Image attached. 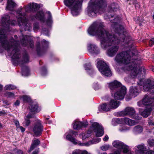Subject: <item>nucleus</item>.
Masks as SVG:
<instances>
[{"instance_id": "f257e3e1", "label": "nucleus", "mask_w": 154, "mask_h": 154, "mask_svg": "<svg viewBox=\"0 0 154 154\" xmlns=\"http://www.w3.org/2000/svg\"><path fill=\"white\" fill-rule=\"evenodd\" d=\"M105 18H108L112 23L111 27L115 32L112 35L105 30L104 23L100 20L94 22L89 28L88 32L92 36H96L100 41V45L102 48L106 49L109 46L107 51V55L110 57L114 56L119 48L118 45L121 43L122 45L129 44L131 43V38L129 36H125L123 34L124 28L120 24L121 18L118 16L110 14L109 12L104 15Z\"/></svg>"}, {"instance_id": "f03ea898", "label": "nucleus", "mask_w": 154, "mask_h": 154, "mask_svg": "<svg viewBox=\"0 0 154 154\" xmlns=\"http://www.w3.org/2000/svg\"><path fill=\"white\" fill-rule=\"evenodd\" d=\"M128 51H123L117 54L115 60L118 63L125 64L122 67L125 71H131V76L133 78H135L137 75H141V71L140 70L138 72L137 66L138 64L136 59L131 60Z\"/></svg>"}, {"instance_id": "7ed1b4c3", "label": "nucleus", "mask_w": 154, "mask_h": 154, "mask_svg": "<svg viewBox=\"0 0 154 154\" xmlns=\"http://www.w3.org/2000/svg\"><path fill=\"white\" fill-rule=\"evenodd\" d=\"M106 6L105 0H91L87 8V14L90 17H95L97 13L103 12Z\"/></svg>"}, {"instance_id": "20e7f679", "label": "nucleus", "mask_w": 154, "mask_h": 154, "mask_svg": "<svg viewBox=\"0 0 154 154\" xmlns=\"http://www.w3.org/2000/svg\"><path fill=\"white\" fill-rule=\"evenodd\" d=\"M109 87L112 91H117L115 93L112 92L111 93L116 100H122L124 99L126 92L125 87L122 85V84L116 80L109 83Z\"/></svg>"}, {"instance_id": "39448f33", "label": "nucleus", "mask_w": 154, "mask_h": 154, "mask_svg": "<svg viewBox=\"0 0 154 154\" xmlns=\"http://www.w3.org/2000/svg\"><path fill=\"white\" fill-rule=\"evenodd\" d=\"M22 10L23 8L20 7L17 11V17L20 31L21 32L24 31H30L32 28L31 24L26 18V13H22Z\"/></svg>"}, {"instance_id": "423d86ee", "label": "nucleus", "mask_w": 154, "mask_h": 154, "mask_svg": "<svg viewBox=\"0 0 154 154\" xmlns=\"http://www.w3.org/2000/svg\"><path fill=\"white\" fill-rule=\"evenodd\" d=\"M63 2L65 5L71 10L73 16L79 14L82 2V0H64Z\"/></svg>"}, {"instance_id": "0eeeda50", "label": "nucleus", "mask_w": 154, "mask_h": 154, "mask_svg": "<svg viewBox=\"0 0 154 154\" xmlns=\"http://www.w3.org/2000/svg\"><path fill=\"white\" fill-rule=\"evenodd\" d=\"M97 67L102 74L106 76L112 75V72L109 66L103 61H99L97 63Z\"/></svg>"}, {"instance_id": "6e6552de", "label": "nucleus", "mask_w": 154, "mask_h": 154, "mask_svg": "<svg viewBox=\"0 0 154 154\" xmlns=\"http://www.w3.org/2000/svg\"><path fill=\"white\" fill-rule=\"evenodd\" d=\"M152 109H154V98L147 97L145 95V118L150 115Z\"/></svg>"}, {"instance_id": "1a4fd4ad", "label": "nucleus", "mask_w": 154, "mask_h": 154, "mask_svg": "<svg viewBox=\"0 0 154 154\" xmlns=\"http://www.w3.org/2000/svg\"><path fill=\"white\" fill-rule=\"evenodd\" d=\"M49 42L45 39H43L41 43L37 42L36 50L37 54L41 56L44 54L46 51L48 47Z\"/></svg>"}, {"instance_id": "9d476101", "label": "nucleus", "mask_w": 154, "mask_h": 154, "mask_svg": "<svg viewBox=\"0 0 154 154\" xmlns=\"http://www.w3.org/2000/svg\"><path fill=\"white\" fill-rule=\"evenodd\" d=\"M20 42L23 46H28L33 48L34 46L33 42L31 39L30 37L27 35H22L20 37Z\"/></svg>"}, {"instance_id": "9b49d317", "label": "nucleus", "mask_w": 154, "mask_h": 154, "mask_svg": "<svg viewBox=\"0 0 154 154\" xmlns=\"http://www.w3.org/2000/svg\"><path fill=\"white\" fill-rule=\"evenodd\" d=\"M135 111L134 108L132 107H128L122 111H121L119 115L121 116H124L127 115H128L130 117L136 119H139L138 118H135L134 116L135 115Z\"/></svg>"}, {"instance_id": "f8f14e48", "label": "nucleus", "mask_w": 154, "mask_h": 154, "mask_svg": "<svg viewBox=\"0 0 154 154\" xmlns=\"http://www.w3.org/2000/svg\"><path fill=\"white\" fill-rule=\"evenodd\" d=\"M1 22L2 26L5 27H8L10 25L14 26L16 23L15 20H10V16L6 14L2 17Z\"/></svg>"}, {"instance_id": "ddd939ff", "label": "nucleus", "mask_w": 154, "mask_h": 154, "mask_svg": "<svg viewBox=\"0 0 154 154\" xmlns=\"http://www.w3.org/2000/svg\"><path fill=\"white\" fill-rule=\"evenodd\" d=\"M87 49L88 51L94 55H97L100 53V50L97 46L94 43H89L88 45Z\"/></svg>"}, {"instance_id": "4468645a", "label": "nucleus", "mask_w": 154, "mask_h": 154, "mask_svg": "<svg viewBox=\"0 0 154 154\" xmlns=\"http://www.w3.org/2000/svg\"><path fill=\"white\" fill-rule=\"evenodd\" d=\"M113 146L119 149H122L124 153H127L128 151V147L123 143L119 140H116L113 142Z\"/></svg>"}, {"instance_id": "2eb2a0df", "label": "nucleus", "mask_w": 154, "mask_h": 154, "mask_svg": "<svg viewBox=\"0 0 154 154\" xmlns=\"http://www.w3.org/2000/svg\"><path fill=\"white\" fill-rule=\"evenodd\" d=\"M40 6L35 3H30L26 6L24 7L26 12H35L38 11Z\"/></svg>"}, {"instance_id": "dca6fc26", "label": "nucleus", "mask_w": 154, "mask_h": 154, "mask_svg": "<svg viewBox=\"0 0 154 154\" xmlns=\"http://www.w3.org/2000/svg\"><path fill=\"white\" fill-rule=\"evenodd\" d=\"M153 81L150 79L145 80V91L154 94V85H153Z\"/></svg>"}, {"instance_id": "f3484780", "label": "nucleus", "mask_w": 154, "mask_h": 154, "mask_svg": "<svg viewBox=\"0 0 154 154\" xmlns=\"http://www.w3.org/2000/svg\"><path fill=\"white\" fill-rule=\"evenodd\" d=\"M92 128L96 137H101L103 134L104 129L101 126H92Z\"/></svg>"}, {"instance_id": "a211bd4d", "label": "nucleus", "mask_w": 154, "mask_h": 154, "mask_svg": "<svg viewBox=\"0 0 154 154\" xmlns=\"http://www.w3.org/2000/svg\"><path fill=\"white\" fill-rule=\"evenodd\" d=\"M137 105L140 108H139V113L143 117H144V97L142 100L137 102Z\"/></svg>"}, {"instance_id": "6ab92c4d", "label": "nucleus", "mask_w": 154, "mask_h": 154, "mask_svg": "<svg viewBox=\"0 0 154 154\" xmlns=\"http://www.w3.org/2000/svg\"><path fill=\"white\" fill-rule=\"evenodd\" d=\"M110 109V107L109 104H108L106 103H104L100 104L98 107V112L97 113H98L99 112H103L109 111Z\"/></svg>"}, {"instance_id": "aec40b11", "label": "nucleus", "mask_w": 154, "mask_h": 154, "mask_svg": "<svg viewBox=\"0 0 154 154\" xmlns=\"http://www.w3.org/2000/svg\"><path fill=\"white\" fill-rule=\"evenodd\" d=\"M122 124H126L128 125H134L137 124V122L131 119L128 118L124 117L122 118Z\"/></svg>"}, {"instance_id": "412c9836", "label": "nucleus", "mask_w": 154, "mask_h": 154, "mask_svg": "<svg viewBox=\"0 0 154 154\" xmlns=\"http://www.w3.org/2000/svg\"><path fill=\"white\" fill-rule=\"evenodd\" d=\"M35 18L38 20H39L42 22H45V15L44 12L42 11H38L35 15Z\"/></svg>"}, {"instance_id": "4be33fe9", "label": "nucleus", "mask_w": 154, "mask_h": 154, "mask_svg": "<svg viewBox=\"0 0 154 154\" xmlns=\"http://www.w3.org/2000/svg\"><path fill=\"white\" fill-rule=\"evenodd\" d=\"M43 129L42 126H34L33 130L35 136L37 137L41 134Z\"/></svg>"}, {"instance_id": "5701e85b", "label": "nucleus", "mask_w": 154, "mask_h": 154, "mask_svg": "<svg viewBox=\"0 0 154 154\" xmlns=\"http://www.w3.org/2000/svg\"><path fill=\"white\" fill-rule=\"evenodd\" d=\"M16 5L12 0H8L6 9L9 11L13 10Z\"/></svg>"}, {"instance_id": "b1692460", "label": "nucleus", "mask_w": 154, "mask_h": 154, "mask_svg": "<svg viewBox=\"0 0 154 154\" xmlns=\"http://www.w3.org/2000/svg\"><path fill=\"white\" fill-rule=\"evenodd\" d=\"M120 102L119 101L111 100L109 103L110 109H116L120 105Z\"/></svg>"}, {"instance_id": "393cba45", "label": "nucleus", "mask_w": 154, "mask_h": 154, "mask_svg": "<svg viewBox=\"0 0 154 154\" xmlns=\"http://www.w3.org/2000/svg\"><path fill=\"white\" fill-rule=\"evenodd\" d=\"M30 111L31 112L36 113L39 112L40 110L38 109V104L37 103H33L29 107Z\"/></svg>"}, {"instance_id": "a878e982", "label": "nucleus", "mask_w": 154, "mask_h": 154, "mask_svg": "<svg viewBox=\"0 0 154 154\" xmlns=\"http://www.w3.org/2000/svg\"><path fill=\"white\" fill-rule=\"evenodd\" d=\"M129 92L132 96L135 97L139 94L140 90L138 89L137 87L132 86L130 88Z\"/></svg>"}, {"instance_id": "bb28decb", "label": "nucleus", "mask_w": 154, "mask_h": 154, "mask_svg": "<svg viewBox=\"0 0 154 154\" xmlns=\"http://www.w3.org/2000/svg\"><path fill=\"white\" fill-rule=\"evenodd\" d=\"M137 147V149L136 150L137 154H144V146L143 144L138 145Z\"/></svg>"}, {"instance_id": "cd10ccee", "label": "nucleus", "mask_w": 154, "mask_h": 154, "mask_svg": "<svg viewBox=\"0 0 154 154\" xmlns=\"http://www.w3.org/2000/svg\"><path fill=\"white\" fill-rule=\"evenodd\" d=\"M88 122L87 121L80 122L79 119L74 120L72 123V125H88Z\"/></svg>"}, {"instance_id": "c85d7f7f", "label": "nucleus", "mask_w": 154, "mask_h": 154, "mask_svg": "<svg viewBox=\"0 0 154 154\" xmlns=\"http://www.w3.org/2000/svg\"><path fill=\"white\" fill-rule=\"evenodd\" d=\"M66 138L67 140L71 141L75 145L79 143L77 140L75 138L72 137V136L70 134H68L66 136Z\"/></svg>"}, {"instance_id": "c756f323", "label": "nucleus", "mask_w": 154, "mask_h": 154, "mask_svg": "<svg viewBox=\"0 0 154 154\" xmlns=\"http://www.w3.org/2000/svg\"><path fill=\"white\" fill-rule=\"evenodd\" d=\"M40 143V141L38 139L32 140V143L31 146L29 151H32L35 147L38 145Z\"/></svg>"}, {"instance_id": "7c9ffc66", "label": "nucleus", "mask_w": 154, "mask_h": 154, "mask_svg": "<svg viewBox=\"0 0 154 154\" xmlns=\"http://www.w3.org/2000/svg\"><path fill=\"white\" fill-rule=\"evenodd\" d=\"M100 140L101 139L100 138H98L97 140H92V141H89L87 143H83L81 145V146H88L89 145L92 144H94L97 143H98L99 142H100Z\"/></svg>"}, {"instance_id": "2f4dec72", "label": "nucleus", "mask_w": 154, "mask_h": 154, "mask_svg": "<svg viewBox=\"0 0 154 154\" xmlns=\"http://www.w3.org/2000/svg\"><path fill=\"white\" fill-rule=\"evenodd\" d=\"M118 6L117 4L116 3H112L109 6L110 11H116L118 10Z\"/></svg>"}, {"instance_id": "473e14b6", "label": "nucleus", "mask_w": 154, "mask_h": 154, "mask_svg": "<svg viewBox=\"0 0 154 154\" xmlns=\"http://www.w3.org/2000/svg\"><path fill=\"white\" fill-rule=\"evenodd\" d=\"M48 16L46 21L47 25L49 27H51L53 23V21L52 19L51 14L50 12H48Z\"/></svg>"}, {"instance_id": "72a5a7b5", "label": "nucleus", "mask_w": 154, "mask_h": 154, "mask_svg": "<svg viewBox=\"0 0 154 154\" xmlns=\"http://www.w3.org/2000/svg\"><path fill=\"white\" fill-rule=\"evenodd\" d=\"M122 118H115L112 119V123L113 125H115L122 123Z\"/></svg>"}, {"instance_id": "f704fd0d", "label": "nucleus", "mask_w": 154, "mask_h": 154, "mask_svg": "<svg viewBox=\"0 0 154 154\" xmlns=\"http://www.w3.org/2000/svg\"><path fill=\"white\" fill-rule=\"evenodd\" d=\"M137 84L140 86L141 90L142 89V88L144 90V78L139 79V81L137 82Z\"/></svg>"}, {"instance_id": "c9c22d12", "label": "nucleus", "mask_w": 154, "mask_h": 154, "mask_svg": "<svg viewBox=\"0 0 154 154\" xmlns=\"http://www.w3.org/2000/svg\"><path fill=\"white\" fill-rule=\"evenodd\" d=\"M133 131L136 134H139L142 131L143 128L141 126H136L134 127Z\"/></svg>"}, {"instance_id": "e433bc0d", "label": "nucleus", "mask_w": 154, "mask_h": 154, "mask_svg": "<svg viewBox=\"0 0 154 154\" xmlns=\"http://www.w3.org/2000/svg\"><path fill=\"white\" fill-rule=\"evenodd\" d=\"M20 99H22L23 101L25 103L31 101L30 98L28 96L26 95H23Z\"/></svg>"}, {"instance_id": "4c0bfd02", "label": "nucleus", "mask_w": 154, "mask_h": 154, "mask_svg": "<svg viewBox=\"0 0 154 154\" xmlns=\"http://www.w3.org/2000/svg\"><path fill=\"white\" fill-rule=\"evenodd\" d=\"M5 89L7 90H14L16 88V87L12 85H7L5 86Z\"/></svg>"}, {"instance_id": "58836bf2", "label": "nucleus", "mask_w": 154, "mask_h": 154, "mask_svg": "<svg viewBox=\"0 0 154 154\" xmlns=\"http://www.w3.org/2000/svg\"><path fill=\"white\" fill-rule=\"evenodd\" d=\"M39 28V23L37 22L34 23L33 25V29L34 31L35 32L37 31Z\"/></svg>"}, {"instance_id": "ea45409f", "label": "nucleus", "mask_w": 154, "mask_h": 154, "mask_svg": "<svg viewBox=\"0 0 154 154\" xmlns=\"http://www.w3.org/2000/svg\"><path fill=\"white\" fill-rule=\"evenodd\" d=\"M42 32L44 35L48 36H49V33L48 30L46 28H42Z\"/></svg>"}, {"instance_id": "a19ab883", "label": "nucleus", "mask_w": 154, "mask_h": 154, "mask_svg": "<svg viewBox=\"0 0 154 154\" xmlns=\"http://www.w3.org/2000/svg\"><path fill=\"white\" fill-rule=\"evenodd\" d=\"M84 67L86 70H89V71L92 70V66L90 63L85 64L84 65Z\"/></svg>"}, {"instance_id": "79ce46f5", "label": "nucleus", "mask_w": 154, "mask_h": 154, "mask_svg": "<svg viewBox=\"0 0 154 154\" xmlns=\"http://www.w3.org/2000/svg\"><path fill=\"white\" fill-rule=\"evenodd\" d=\"M130 129L129 127H127L126 126H121L119 128V130L121 131H125Z\"/></svg>"}, {"instance_id": "37998d69", "label": "nucleus", "mask_w": 154, "mask_h": 154, "mask_svg": "<svg viewBox=\"0 0 154 154\" xmlns=\"http://www.w3.org/2000/svg\"><path fill=\"white\" fill-rule=\"evenodd\" d=\"M5 94L6 96L10 98L13 97L14 95V93L8 92H6Z\"/></svg>"}, {"instance_id": "c03bdc74", "label": "nucleus", "mask_w": 154, "mask_h": 154, "mask_svg": "<svg viewBox=\"0 0 154 154\" xmlns=\"http://www.w3.org/2000/svg\"><path fill=\"white\" fill-rule=\"evenodd\" d=\"M109 146L107 145H105L101 147V149L103 151H106L109 149Z\"/></svg>"}, {"instance_id": "a18cd8bd", "label": "nucleus", "mask_w": 154, "mask_h": 154, "mask_svg": "<svg viewBox=\"0 0 154 154\" xmlns=\"http://www.w3.org/2000/svg\"><path fill=\"white\" fill-rule=\"evenodd\" d=\"M47 73V70L46 68L45 67H42L41 69V75L42 76L45 75Z\"/></svg>"}, {"instance_id": "49530a36", "label": "nucleus", "mask_w": 154, "mask_h": 154, "mask_svg": "<svg viewBox=\"0 0 154 154\" xmlns=\"http://www.w3.org/2000/svg\"><path fill=\"white\" fill-rule=\"evenodd\" d=\"M24 123L26 125H29L30 124V122L29 119L26 118L24 122Z\"/></svg>"}, {"instance_id": "de8ad7c7", "label": "nucleus", "mask_w": 154, "mask_h": 154, "mask_svg": "<svg viewBox=\"0 0 154 154\" xmlns=\"http://www.w3.org/2000/svg\"><path fill=\"white\" fill-rule=\"evenodd\" d=\"M35 125H41L42 123L38 119H37L35 121Z\"/></svg>"}, {"instance_id": "09e8293b", "label": "nucleus", "mask_w": 154, "mask_h": 154, "mask_svg": "<svg viewBox=\"0 0 154 154\" xmlns=\"http://www.w3.org/2000/svg\"><path fill=\"white\" fill-rule=\"evenodd\" d=\"M83 126H73V128L75 130H79Z\"/></svg>"}, {"instance_id": "8fccbe9b", "label": "nucleus", "mask_w": 154, "mask_h": 154, "mask_svg": "<svg viewBox=\"0 0 154 154\" xmlns=\"http://www.w3.org/2000/svg\"><path fill=\"white\" fill-rule=\"evenodd\" d=\"M90 124L91 125H100V124L97 122H94L93 120H91L90 121Z\"/></svg>"}, {"instance_id": "3c124183", "label": "nucleus", "mask_w": 154, "mask_h": 154, "mask_svg": "<svg viewBox=\"0 0 154 154\" xmlns=\"http://www.w3.org/2000/svg\"><path fill=\"white\" fill-rule=\"evenodd\" d=\"M49 118L46 119L45 121L46 124H51L52 123V121L51 120H49Z\"/></svg>"}, {"instance_id": "603ef678", "label": "nucleus", "mask_w": 154, "mask_h": 154, "mask_svg": "<svg viewBox=\"0 0 154 154\" xmlns=\"http://www.w3.org/2000/svg\"><path fill=\"white\" fill-rule=\"evenodd\" d=\"M17 129L19 128L21 130V132H23L25 131V129L24 128H23V127L20 126H17Z\"/></svg>"}, {"instance_id": "864d4df0", "label": "nucleus", "mask_w": 154, "mask_h": 154, "mask_svg": "<svg viewBox=\"0 0 154 154\" xmlns=\"http://www.w3.org/2000/svg\"><path fill=\"white\" fill-rule=\"evenodd\" d=\"M148 123L149 125H154V122L151 119L148 120Z\"/></svg>"}, {"instance_id": "5fc2aeb1", "label": "nucleus", "mask_w": 154, "mask_h": 154, "mask_svg": "<svg viewBox=\"0 0 154 154\" xmlns=\"http://www.w3.org/2000/svg\"><path fill=\"white\" fill-rule=\"evenodd\" d=\"M154 44V38H151L149 42V45L152 46Z\"/></svg>"}, {"instance_id": "6e6d98bb", "label": "nucleus", "mask_w": 154, "mask_h": 154, "mask_svg": "<svg viewBox=\"0 0 154 154\" xmlns=\"http://www.w3.org/2000/svg\"><path fill=\"white\" fill-rule=\"evenodd\" d=\"M80 154H87L88 152L86 150L82 151L79 150Z\"/></svg>"}, {"instance_id": "4d7b16f0", "label": "nucleus", "mask_w": 154, "mask_h": 154, "mask_svg": "<svg viewBox=\"0 0 154 154\" xmlns=\"http://www.w3.org/2000/svg\"><path fill=\"white\" fill-rule=\"evenodd\" d=\"M20 103V101L19 100H17L14 103V105L16 106H18Z\"/></svg>"}, {"instance_id": "13d9d810", "label": "nucleus", "mask_w": 154, "mask_h": 154, "mask_svg": "<svg viewBox=\"0 0 154 154\" xmlns=\"http://www.w3.org/2000/svg\"><path fill=\"white\" fill-rule=\"evenodd\" d=\"M72 154H80L79 150H75L72 152Z\"/></svg>"}, {"instance_id": "bf43d9fd", "label": "nucleus", "mask_w": 154, "mask_h": 154, "mask_svg": "<svg viewBox=\"0 0 154 154\" xmlns=\"http://www.w3.org/2000/svg\"><path fill=\"white\" fill-rule=\"evenodd\" d=\"M102 99L104 100H109V96L108 95H106L105 96L103 97Z\"/></svg>"}, {"instance_id": "052dcab7", "label": "nucleus", "mask_w": 154, "mask_h": 154, "mask_svg": "<svg viewBox=\"0 0 154 154\" xmlns=\"http://www.w3.org/2000/svg\"><path fill=\"white\" fill-rule=\"evenodd\" d=\"M109 139V137L107 135H106L103 138V140L104 141H107Z\"/></svg>"}, {"instance_id": "680f3d73", "label": "nucleus", "mask_w": 154, "mask_h": 154, "mask_svg": "<svg viewBox=\"0 0 154 154\" xmlns=\"http://www.w3.org/2000/svg\"><path fill=\"white\" fill-rule=\"evenodd\" d=\"M14 123L15 125H19V123L18 121L17 120H14Z\"/></svg>"}, {"instance_id": "e2e57ef3", "label": "nucleus", "mask_w": 154, "mask_h": 154, "mask_svg": "<svg viewBox=\"0 0 154 154\" xmlns=\"http://www.w3.org/2000/svg\"><path fill=\"white\" fill-rule=\"evenodd\" d=\"M146 154H154V152L152 151H149L146 153Z\"/></svg>"}, {"instance_id": "0e129e2a", "label": "nucleus", "mask_w": 154, "mask_h": 154, "mask_svg": "<svg viewBox=\"0 0 154 154\" xmlns=\"http://www.w3.org/2000/svg\"><path fill=\"white\" fill-rule=\"evenodd\" d=\"M32 117V115L31 114H29L26 116V118L27 119H29Z\"/></svg>"}, {"instance_id": "69168bd1", "label": "nucleus", "mask_w": 154, "mask_h": 154, "mask_svg": "<svg viewBox=\"0 0 154 154\" xmlns=\"http://www.w3.org/2000/svg\"><path fill=\"white\" fill-rule=\"evenodd\" d=\"M88 70V72L89 74L90 75L91 74H93V73L94 72L93 69L92 68V70H91L90 71H89V70Z\"/></svg>"}, {"instance_id": "338daca9", "label": "nucleus", "mask_w": 154, "mask_h": 154, "mask_svg": "<svg viewBox=\"0 0 154 154\" xmlns=\"http://www.w3.org/2000/svg\"><path fill=\"white\" fill-rule=\"evenodd\" d=\"M3 103H4V104H6L7 105H9V104H10V102L8 101L7 100L3 102Z\"/></svg>"}, {"instance_id": "774afa93", "label": "nucleus", "mask_w": 154, "mask_h": 154, "mask_svg": "<svg viewBox=\"0 0 154 154\" xmlns=\"http://www.w3.org/2000/svg\"><path fill=\"white\" fill-rule=\"evenodd\" d=\"M82 139L83 140L85 139L86 138V136H85V134H82Z\"/></svg>"}]
</instances>
